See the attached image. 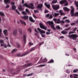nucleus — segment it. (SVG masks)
Here are the masks:
<instances>
[{
  "instance_id": "f257e3e1",
  "label": "nucleus",
  "mask_w": 78,
  "mask_h": 78,
  "mask_svg": "<svg viewBox=\"0 0 78 78\" xmlns=\"http://www.w3.org/2000/svg\"><path fill=\"white\" fill-rule=\"evenodd\" d=\"M23 6H25L26 7H27L28 8H30L33 9L34 8V5L32 3H31L29 4V5H28V4L25 3L23 5Z\"/></svg>"
},
{
  "instance_id": "f03ea898",
  "label": "nucleus",
  "mask_w": 78,
  "mask_h": 78,
  "mask_svg": "<svg viewBox=\"0 0 78 78\" xmlns=\"http://www.w3.org/2000/svg\"><path fill=\"white\" fill-rule=\"evenodd\" d=\"M47 24H48L49 25L51 26V27L53 28L54 30H56V28L54 26V23L53 21H48L46 22Z\"/></svg>"
},
{
  "instance_id": "7ed1b4c3",
  "label": "nucleus",
  "mask_w": 78,
  "mask_h": 78,
  "mask_svg": "<svg viewBox=\"0 0 78 78\" xmlns=\"http://www.w3.org/2000/svg\"><path fill=\"white\" fill-rule=\"evenodd\" d=\"M68 37L71 39H72L73 40H75L76 38L77 37V36L76 34H72L68 36Z\"/></svg>"
},
{
  "instance_id": "20e7f679",
  "label": "nucleus",
  "mask_w": 78,
  "mask_h": 78,
  "mask_svg": "<svg viewBox=\"0 0 78 78\" xmlns=\"http://www.w3.org/2000/svg\"><path fill=\"white\" fill-rule=\"evenodd\" d=\"M71 16H74L75 14H74V10H75V8L73 6H71Z\"/></svg>"
},
{
  "instance_id": "39448f33",
  "label": "nucleus",
  "mask_w": 78,
  "mask_h": 78,
  "mask_svg": "<svg viewBox=\"0 0 78 78\" xmlns=\"http://www.w3.org/2000/svg\"><path fill=\"white\" fill-rule=\"evenodd\" d=\"M52 6L54 10H57L59 8V5H52Z\"/></svg>"
},
{
  "instance_id": "423d86ee",
  "label": "nucleus",
  "mask_w": 78,
  "mask_h": 78,
  "mask_svg": "<svg viewBox=\"0 0 78 78\" xmlns=\"http://www.w3.org/2000/svg\"><path fill=\"white\" fill-rule=\"evenodd\" d=\"M40 28L42 29H44V30H47V27L45 26H44L43 24L42 23H40Z\"/></svg>"
},
{
  "instance_id": "0eeeda50",
  "label": "nucleus",
  "mask_w": 78,
  "mask_h": 78,
  "mask_svg": "<svg viewBox=\"0 0 78 78\" xmlns=\"http://www.w3.org/2000/svg\"><path fill=\"white\" fill-rule=\"evenodd\" d=\"M37 30H38V31H40L41 34H45V31L41 30L39 28H37Z\"/></svg>"
},
{
  "instance_id": "6e6552de",
  "label": "nucleus",
  "mask_w": 78,
  "mask_h": 78,
  "mask_svg": "<svg viewBox=\"0 0 78 78\" xmlns=\"http://www.w3.org/2000/svg\"><path fill=\"white\" fill-rule=\"evenodd\" d=\"M21 17L24 20H28V16H21Z\"/></svg>"
},
{
  "instance_id": "1a4fd4ad",
  "label": "nucleus",
  "mask_w": 78,
  "mask_h": 78,
  "mask_svg": "<svg viewBox=\"0 0 78 78\" xmlns=\"http://www.w3.org/2000/svg\"><path fill=\"white\" fill-rule=\"evenodd\" d=\"M63 9L65 11H70V9L67 7H63Z\"/></svg>"
},
{
  "instance_id": "9d476101",
  "label": "nucleus",
  "mask_w": 78,
  "mask_h": 78,
  "mask_svg": "<svg viewBox=\"0 0 78 78\" xmlns=\"http://www.w3.org/2000/svg\"><path fill=\"white\" fill-rule=\"evenodd\" d=\"M59 12L61 16H65V15H66V13L62 12V10H59Z\"/></svg>"
},
{
  "instance_id": "9b49d317",
  "label": "nucleus",
  "mask_w": 78,
  "mask_h": 78,
  "mask_svg": "<svg viewBox=\"0 0 78 78\" xmlns=\"http://www.w3.org/2000/svg\"><path fill=\"white\" fill-rule=\"evenodd\" d=\"M44 5L46 6L47 7V8H48V9H49V8H50V4H47V2L44 3Z\"/></svg>"
},
{
  "instance_id": "f8f14e48",
  "label": "nucleus",
  "mask_w": 78,
  "mask_h": 78,
  "mask_svg": "<svg viewBox=\"0 0 78 78\" xmlns=\"http://www.w3.org/2000/svg\"><path fill=\"white\" fill-rule=\"evenodd\" d=\"M29 19V20H30V22H35V21L31 17H30Z\"/></svg>"
},
{
  "instance_id": "ddd939ff",
  "label": "nucleus",
  "mask_w": 78,
  "mask_h": 78,
  "mask_svg": "<svg viewBox=\"0 0 78 78\" xmlns=\"http://www.w3.org/2000/svg\"><path fill=\"white\" fill-rule=\"evenodd\" d=\"M66 2V0H63L61 1L60 2V3L61 5L63 4V3H65Z\"/></svg>"
},
{
  "instance_id": "4468645a",
  "label": "nucleus",
  "mask_w": 78,
  "mask_h": 78,
  "mask_svg": "<svg viewBox=\"0 0 78 78\" xmlns=\"http://www.w3.org/2000/svg\"><path fill=\"white\" fill-rule=\"evenodd\" d=\"M3 33L5 36H6V34L8 33V30H4L3 31Z\"/></svg>"
},
{
  "instance_id": "2eb2a0df",
  "label": "nucleus",
  "mask_w": 78,
  "mask_h": 78,
  "mask_svg": "<svg viewBox=\"0 0 78 78\" xmlns=\"http://www.w3.org/2000/svg\"><path fill=\"white\" fill-rule=\"evenodd\" d=\"M52 14L54 17H55V16H58V15H59V13H55L54 14H53V13H52Z\"/></svg>"
},
{
  "instance_id": "dca6fc26",
  "label": "nucleus",
  "mask_w": 78,
  "mask_h": 78,
  "mask_svg": "<svg viewBox=\"0 0 78 78\" xmlns=\"http://www.w3.org/2000/svg\"><path fill=\"white\" fill-rule=\"evenodd\" d=\"M27 55V54L25 53L22 54L21 55H20V54H19L18 55H17V56H26V55Z\"/></svg>"
},
{
  "instance_id": "f3484780",
  "label": "nucleus",
  "mask_w": 78,
  "mask_h": 78,
  "mask_svg": "<svg viewBox=\"0 0 78 78\" xmlns=\"http://www.w3.org/2000/svg\"><path fill=\"white\" fill-rule=\"evenodd\" d=\"M55 23H58L59 24V23H61V20H60V19L58 18V19L57 22H55Z\"/></svg>"
},
{
  "instance_id": "a211bd4d",
  "label": "nucleus",
  "mask_w": 78,
  "mask_h": 78,
  "mask_svg": "<svg viewBox=\"0 0 78 78\" xmlns=\"http://www.w3.org/2000/svg\"><path fill=\"white\" fill-rule=\"evenodd\" d=\"M17 30H14L13 32V34L14 36H16L17 35Z\"/></svg>"
},
{
  "instance_id": "6ab92c4d",
  "label": "nucleus",
  "mask_w": 78,
  "mask_h": 78,
  "mask_svg": "<svg viewBox=\"0 0 78 78\" xmlns=\"http://www.w3.org/2000/svg\"><path fill=\"white\" fill-rule=\"evenodd\" d=\"M11 6L12 9H13V10H15L16 9V6L15 5H12Z\"/></svg>"
},
{
  "instance_id": "aec40b11",
  "label": "nucleus",
  "mask_w": 78,
  "mask_h": 78,
  "mask_svg": "<svg viewBox=\"0 0 78 78\" xmlns=\"http://www.w3.org/2000/svg\"><path fill=\"white\" fill-rule=\"evenodd\" d=\"M20 22L22 24H23L24 25H26V23H25V22L23 21L22 20H20Z\"/></svg>"
},
{
  "instance_id": "412c9836",
  "label": "nucleus",
  "mask_w": 78,
  "mask_h": 78,
  "mask_svg": "<svg viewBox=\"0 0 78 78\" xmlns=\"http://www.w3.org/2000/svg\"><path fill=\"white\" fill-rule=\"evenodd\" d=\"M0 15L2 16H4L5 14L3 12L0 11Z\"/></svg>"
},
{
  "instance_id": "4be33fe9",
  "label": "nucleus",
  "mask_w": 78,
  "mask_h": 78,
  "mask_svg": "<svg viewBox=\"0 0 78 78\" xmlns=\"http://www.w3.org/2000/svg\"><path fill=\"white\" fill-rule=\"evenodd\" d=\"M61 33L63 34H67V32H66L64 30L62 31Z\"/></svg>"
},
{
  "instance_id": "5701e85b",
  "label": "nucleus",
  "mask_w": 78,
  "mask_h": 78,
  "mask_svg": "<svg viewBox=\"0 0 78 78\" xmlns=\"http://www.w3.org/2000/svg\"><path fill=\"white\" fill-rule=\"evenodd\" d=\"M17 50V49H14L12 50V51L11 53H13L14 52H16V51Z\"/></svg>"
},
{
  "instance_id": "b1692460",
  "label": "nucleus",
  "mask_w": 78,
  "mask_h": 78,
  "mask_svg": "<svg viewBox=\"0 0 78 78\" xmlns=\"http://www.w3.org/2000/svg\"><path fill=\"white\" fill-rule=\"evenodd\" d=\"M4 2L5 4L9 3V0H4Z\"/></svg>"
},
{
  "instance_id": "393cba45",
  "label": "nucleus",
  "mask_w": 78,
  "mask_h": 78,
  "mask_svg": "<svg viewBox=\"0 0 78 78\" xmlns=\"http://www.w3.org/2000/svg\"><path fill=\"white\" fill-rule=\"evenodd\" d=\"M42 6H43L42 4L39 5L37 6V8H41Z\"/></svg>"
},
{
  "instance_id": "a878e982",
  "label": "nucleus",
  "mask_w": 78,
  "mask_h": 78,
  "mask_svg": "<svg viewBox=\"0 0 78 78\" xmlns=\"http://www.w3.org/2000/svg\"><path fill=\"white\" fill-rule=\"evenodd\" d=\"M56 28L57 29V30H60L61 29V27L59 25H57L56 26Z\"/></svg>"
},
{
  "instance_id": "bb28decb",
  "label": "nucleus",
  "mask_w": 78,
  "mask_h": 78,
  "mask_svg": "<svg viewBox=\"0 0 78 78\" xmlns=\"http://www.w3.org/2000/svg\"><path fill=\"white\" fill-rule=\"evenodd\" d=\"M52 3H57V0H54L52 2Z\"/></svg>"
},
{
  "instance_id": "cd10ccee",
  "label": "nucleus",
  "mask_w": 78,
  "mask_h": 78,
  "mask_svg": "<svg viewBox=\"0 0 78 78\" xmlns=\"http://www.w3.org/2000/svg\"><path fill=\"white\" fill-rule=\"evenodd\" d=\"M73 75H74V78H78V77L77 76H78V75L77 74H73Z\"/></svg>"
},
{
  "instance_id": "c85d7f7f",
  "label": "nucleus",
  "mask_w": 78,
  "mask_h": 78,
  "mask_svg": "<svg viewBox=\"0 0 78 78\" xmlns=\"http://www.w3.org/2000/svg\"><path fill=\"white\" fill-rule=\"evenodd\" d=\"M18 9L20 11H22V10H23V9H22V6L20 5L19 6V7Z\"/></svg>"
},
{
  "instance_id": "c756f323",
  "label": "nucleus",
  "mask_w": 78,
  "mask_h": 78,
  "mask_svg": "<svg viewBox=\"0 0 78 78\" xmlns=\"http://www.w3.org/2000/svg\"><path fill=\"white\" fill-rule=\"evenodd\" d=\"M33 75V73H31L30 74H29L28 75H26L27 76H32Z\"/></svg>"
},
{
  "instance_id": "7c9ffc66",
  "label": "nucleus",
  "mask_w": 78,
  "mask_h": 78,
  "mask_svg": "<svg viewBox=\"0 0 78 78\" xmlns=\"http://www.w3.org/2000/svg\"><path fill=\"white\" fill-rule=\"evenodd\" d=\"M23 40L24 42L26 41V35H24Z\"/></svg>"
},
{
  "instance_id": "2f4dec72",
  "label": "nucleus",
  "mask_w": 78,
  "mask_h": 78,
  "mask_svg": "<svg viewBox=\"0 0 78 78\" xmlns=\"http://www.w3.org/2000/svg\"><path fill=\"white\" fill-rule=\"evenodd\" d=\"M64 6H67L68 5V3L67 2V1L66 0V2L65 3Z\"/></svg>"
},
{
  "instance_id": "473e14b6",
  "label": "nucleus",
  "mask_w": 78,
  "mask_h": 78,
  "mask_svg": "<svg viewBox=\"0 0 78 78\" xmlns=\"http://www.w3.org/2000/svg\"><path fill=\"white\" fill-rule=\"evenodd\" d=\"M46 66V65H41L40 66H38V67H44V66Z\"/></svg>"
},
{
  "instance_id": "72a5a7b5",
  "label": "nucleus",
  "mask_w": 78,
  "mask_h": 78,
  "mask_svg": "<svg viewBox=\"0 0 78 78\" xmlns=\"http://www.w3.org/2000/svg\"><path fill=\"white\" fill-rule=\"evenodd\" d=\"M53 62H54V61L53 59L51 60L50 62H48V63H53Z\"/></svg>"
},
{
  "instance_id": "f704fd0d",
  "label": "nucleus",
  "mask_w": 78,
  "mask_h": 78,
  "mask_svg": "<svg viewBox=\"0 0 78 78\" xmlns=\"http://www.w3.org/2000/svg\"><path fill=\"white\" fill-rule=\"evenodd\" d=\"M22 14H23L24 15H26V14H27V12H26L25 11H23L22 12Z\"/></svg>"
},
{
  "instance_id": "c9c22d12",
  "label": "nucleus",
  "mask_w": 78,
  "mask_h": 78,
  "mask_svg": "<svg viewBox=\"0 0 78 78\" xmlns=\"http://www.w3.org/2000/svg\"><path fill=\"white\" fill-rule=\"evenodd\" d=\"M2 29L0 28V37L2 36Z\"/></svg>"
},
{
  "instance_id": "e433bc0d",
  "label": "nucleus",
  "mask_w": 78,
  "mask_h": 78,
  "mask_svg": "<svg viewBox=\"0 0 78 78\" xmlns=\"http://www.w3.org/2000/svg\"><path fill=\"white\" fill-rule=\"evenodd\" d=\"M41 37H45V35L43 34H41Z\"/></svg>"
},
{
  "instance_id": "4c0bfd02",
  "label": "nucleus",
  "mask_w": 78,
  "mask_h": 78,
  "mask_svg": "<svg viewBox=\"0 0 78 78\" xmlns=\"http://www.w3.org/2000/svg\"><path fill=\"white\" fill-rule=\"evenodd\" d=\"M78 71V69H76L74 70L73 71V72H74V73H76V72H77Z\"/></svg>"
},
{
  "instance_id": "58836bf2",
  "label": "nucleus",
  "mask_w": 78,
  "mask_h": 78,
  "mask_svg": "<svg viewBox=\"0 0 78 78\" xmlns=\"http://www.w3.org/2000/svg\"><path fill=\"white\" fill-rule=\"evenodd\" d=\"M25 11L27 12H28V13H30V11L28 10V9H26Z\"/></svg>"
},
{
  "instance_id": "ea45409f",
  "label": "nucleus",
  "mask_w": 78,
  "mask_h": 78,
  "mask_svg": "<svg viewBox=\"0 0 78 78\" xmlns=\"http://www.w3.org/2000/svg\"><path fill=\"white\" fill-rule=\"evenodd\" d=\"M5 8H9V5H7Z\"/></svg>"
},
{
  "instance_id": "a19ab883",
  "label": "nucleus",
  "mask_w": 78,
  "mask_h": 78,
  "mask_svg": "<svg viewBox=\"0 0 78 78\" xmlns=\"http://www.w3.org/2000/svg\"><path fill=\"white\" fill-rule=\"evenodd\" d=\"M53 18V15H51L49 17V19H51Z\"/></svg>"
},
{
  "instance_id": "79ce46f5",
  "label": "nucleus",
  "mask_w": 78,
  "mask_h": 78,
  "mask_svg": "<svg viewBox=\"0 0 78 78\" xmlns=\"http://www.w3.org/2000/svg\"><path fill=\"white\" fill-rule=\"evenodd\" d=\"M71 29V27H69L67 29H65V30H66V31H67L68 30H69Z\"/></svg>"
},
{
  "instance_id": "37998d69",
  "label": "nucleus",
  "mask_w": 78,
  "mask_h": 78,
  "mask_svg": "<svg viewBox=\"0 0 78 78\" xmlns=\"http://www.w3.org/2000/svg\"><path fill=\"white\" fill-rule=\"evenodd\" d=\"M0 43H4V41L3 40H0Z\"/></svg>"
},
{
  "instance_id": "c03bdc74",
  "label": "nucleus",
  "mask_w": 78,
  "mask_h": 78,
  "mask_svg": "<svg viewBox=\"0 0 78 78\" xmlns=\"http://www.w3.org/2000/svg\"><path fill=\"white\" fill-rule=\"evenodd\" d=\"M47 61V59L45 58L44 60V61L42 62H45Z\"/></svg>"
},
{
  "instance_id": "a18cd8bd",
  "label": "nucleus",
  "mask_w": 78,
  "mask_h": 78,
  "mask_svg": "<svg viewBox=\"0 0 78 78\" xmlns=\"http://www.w3.org/2000/svg\"><path fill=\"white\" fill-rule=\"evenodd\" d=\"M65 22H66L67 23H69V22H70V21L69 20H65Z\"/></svg>"
},
{
  "instance_id": "49530a36",
  "label": "nucleus",
  "mask_w": 78,
  "mask_h": 78,
  "mask_svg": "<svg viewBox=\"0 0 78 78\" xmlns=\"http://www.w3.org/2000/svg\"><path fill=\"white\" fill-rule=\"evenodd\" d=\"M16 11L17 13V14H20V12H19L17 10H16Z\"/></svg>"
},
{
  "instance_id": "de8ad7c7",
  "label": "nucleus",
  "mask_w": 78,
  "mask_h": 78,
  "mask_svg": "<svg viewBox=\"0 0 78 78\" xmlns=\"http://www.w3.org/2000/svg\"><path fill=\"white\" fill-rule=\"evenodd\" d=\"M61 23H65V21L63 20H62L61 21Z\"/></svg>"
},
{
  "instance_id": "09e8293b",
  "label": "nucleus",
  "mask_w": 78,
  "mask_h": 78,
  "mask_svg": "<svg viewBox=\"0 0 78 78\" xmlns=\"http://www.w3.org/2000/svg\"><path fill=\"white\" fill-rule=\"evenodd\" d=\"M49 16H50L49 14H47L45 15V17H49Z\"/></svg>"
},
{
  "instance_id": "8fccbe9b",
  "label": "nucleus",
  "mask_w": 78,
  "mask_h": 78,
  "mask_svg": "<svg viewBox=\"0 0 78 78\" xmlns=\"http://www.w3.org/2000/svg\"><path fill=\"white\" fill-rule=\"evenodd\" d=\"M34 12L35 13H36L37 12H39V11L37 10H34Z\"/></svg>"
},
{
  "instance_id": "3c124183",
  "label": "nucleus",
  "mask_w": 78,
  "mask_h": 78,
  "mask_svg": "<svg viewBox=\"0 0 78 78\" xmlns=\"http://www.w3.org/2000/svg\"><path fill=\"white\" fill-rule=\"evenodd\" d=\"M53 20H54V21L55 22L56 21H57V19L56 18H54L53 19Z\"/></svg>"
},
{
  "instance_id": "603ef678",
  "label": "nucleus",
  "mask_w": 78,
  "mask_h": 78,
  "mask_svg": "<svg viewBox=\"0 0 78 78\" xmlns=\"http://www.w3.org/2000/svg\"><path fill=\"white\" fill-rule=\"evenodd\" d=\"M5 44H1V47H4V46L5 45Z\"/></svg>"
},
{
  "instance_id": "864d4df0",
  "label": "nucleus",
  "mask_w": 78,
  "mask_h": 78,
  "mask_svg": "<svg viewBox=\"0 0 78 78\" xmlns=\"http://www.w3.org/2000/svg\"><path fill=\"white\" fill-rule=\"evenodd\" d=\"M44 12L45 13H47V12H48V11L47 10H45Z\"/></svg>"
},
{
  "instance_id": "5fc2aeb1",
  "label": "nucleus",
  "mask_w": 78,
  "mask_h": 78,
  "mask_svg": "<svg viewBox=\"0 0 78 78\" xmlns=\"http://www.w3.org/2000/svg\"><path fill=\"white\" fill-rule=\"evenodd\" d=\"M78 28L77 27L75 28L73 30V31L74 32H75V31H76V30H77V29Z\"/></svg>"
},
{
  "instance_id": "6e6d98bb",
  "label": "nucleus",
  "mask_w": 78,
  "mask_h": 78,
  "mask_svg": "<svg viewBox=\"0 0 78 78\" xmlns=\"http://www.w3.org/2000/svg\"><path fill=\"white\" fill-rule=\"evenodd\" d=\"M75 16H78V12H76L75 13Z\"/></svg>"
},
{
  "instance_id": "4d7b16f0",
  "label": "nucleus",
  "mask_w": 78,
  "mask_h": 78,
  "mask_svg": "<svg viewBox=\"0 0 78 78\" xmlns=\"http://www.w3.org/2000/svg\"><path fill=\"white\" fill-rule=\"evenodd\" d=\"M14 4H15V3L14 2H12L11 3V5H12H12H14Z\"/></svg>"
},
{
  "instance_id": "13d9d810",
  "label": "nucleus",
  "mask_w": 78,
  "mask_h": 78,
  "mask_svg": "<svg viewBox=\"0 0 78 78\" xmlns=\"http://www.w3.org/2000/svg\"><path fill=\"white\" fill-rule=\"evenodd\" d=\"M46 34H48V35L50 34H51V33H50V32H46Z\"/></svg>"
},
{
  "instance_id": "bf43d9fd",
  "label": "nucleus",
  "mask_w": 78,
  "mask_h": 78,
  "mask_svg": "<svg viewBox=\"0 0 78 78\" xmlns=\"http://www.w3.org/2000/svg\"><path fill=\"white\" fill-rule=\"evenodd\" d=\"M29 45H33V44L32 43H31V42H30L29 43Z\"/></svg>"
},
{
  "instance_id": "052dcab7",
  "label": "nucleus",
  "mask_w": 78,
  "mask_h": 78,
  "mask_svg": "<svg viewBox=\"0 0 78 78\" xmlns=\"http://www.w3.org/2000/svg\"><path fill=\"white\" fill-rule=\"evenodd\" d=\"M19 31L21 34H22V30H21L20 29L19 30Z\"/></svg>"
},
{
  "instance_id": "680f3d73",
  "label": "nucleus",
  "mask_w": 78,
  "mask_h": 78,
  "mask_svg": "<svg viewBox=\"0 0 78 78\" xmlns=\"http://www.w3.org/2000/svg\"><path fill=\"white\" fill-rule=\"evenodd\" d=\"M4 48H7V45H6V44H5L4 46Z\"/></svg>"
},
{
  "instance_id": "e2e57ef3",
  "label": "nucleus",
  "mask_w": 78,
  "mask_h": 78,
  "mask_svg": "<svg viewBox=\"0 0 78 78\" xmlns=\"http://www.w3.org/2000/svg\"><path fill=\"white\" fill-rule=\"evenodd\" d=\"M67 17L66 16H65L62 19H63L64 20L65 19H67Z\"/></svg>"
},
{
  "instance_id": "0e129e2a",
  "label": "nucleus",
  "mask_w": 78,
  "mask_h": 78,
  "mask_svg": "<svg viewBox=\"0 0 78 78\" xmlns=\"http://www.w3.org/2000/svg\"><path fill=\"white\" fill-rule=\"evenodd\" d=\"M73 32L72 31H70L69 32V34H73Z\"/></svg>"
},
{
  "instance_id": "69168bd1",
  "label": "nucleus",
  "mask_w": 78,
  "mask_h": 78,
  "mask_svg": "<svg viewBox=\"0 0 78 78\" xmlns=\"http://www.w3.org/2000/svg\"><path fill=\"white\" fill-rule=\"evenodd\" d=\"M73 75H72V74L70 75V78H73Z\"/></svg>"
},
{
  "instance_id": "338daca9",
  "label": "nucleus",
  "mask_w": 78,
  "mask_h": 78,
  "mask_svg": "<svg viewBox=\"0 0 78 78\" xmlns=\"http://www.w3.org/2000/svg\"><path fill=\"white\" fill-rule=\"evenodd\" d=\"M64 36H61V37H60V39H63V38H64Z\"/></svg>"
},
{
  "instance_id": "774afa93",
  "label": "nucleus",
  "mask_w": 78,
  "mask_h": 78,
  "mask_svg": "<svg viewBox=\"0 0 78 78\" xmlns=\"http://www.w3.org/2000/svg\"><path fill=\"white\" fill-rule=\"evenodd\" d=\"M75 25V23H71V26H72L73 25Z\"/></svg>"
}]
</instances>
